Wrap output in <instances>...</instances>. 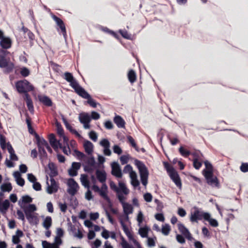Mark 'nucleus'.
Returning <instances> with one entry per match:
<instances>
[{"mask_svg": "<svg viewBox=\"0 0 248 248\" xmlns=\"http://www.w3.org/2000/svg\"><path fill=\"white\" fill-rule=\"evenodd\" d=\"M36 210L37 207L34 204H29L27 208L23 209L25 217L31 225H37L39 223L38 214L35 212Z\"/></svg>", "mask_w": 248, "mask_h": 248, "instance_id": "obj_1", "label": "nucleus"}, {"mask_svg": "<svg viewBox=\"0 0 248 248\" xmlns=\"http://www.w3.org/2000/svg\"><path fill=\"white\" fill-rule=\"evenodd\" d=\"M193 211L191 212L190 220L192 222H198L199 220H207L209 213L204 212L202 208L197 206L193 207Z\"/></svg>", "mask_w": 248, "mask_h": 248, "instance_id": "obj_4", "label": "nucleus"}, {"mask_svg": "<svg viewBox=\"0 0 248 248\" xmlns=\"http://www.w3.org/2000/svg\"><path fill=\"white\" fill-rule=\"evenodd\" d=\"M118 32L122 35V36L124 39L128 40H131V35L129 34L127 31L126 30H123L120 29L118 31Z\"/></svg>", "mask_w": 248, "mask_h": 248, "instance_id": "obj_48", "label": "nucleus"}, {"mask_svg": "<svg viewBox=\"0 0 248 248\" xmlns=\"http://www.w3.org/2000/svg\"><path fill=\"white\" fill-rule=\"evenodd\" d=\"M111 173L112 175L118 178H121L123 173L119 164L116 161L113 162L111 164Z\"/></svg>", "mask_w": 248, "mask_h": 248, "instance_id": "obj_11", "label": "nucleus"}, {"mask_svg": "<svg viewBox=\"0 0 248 248\" xmlns=\"http://www.w3.org/2000/svg\"><path fill=\"white\" fill-rule=\"evenodd\" d=\"M80 123L83 124L86 122H91L90 114L88 112H81L78 117Z\"/></svg>", "mask_w": 248, "mask_h": 248, "instance_id": "obj_29", "label": "nucleus"}, {"mask_svg": "<svg viewBox=\"0 0 248 248\" xmlns=\"http://www.w3.org/2000/svg\"><path fill=\"white\" fill-rule=\"evenodd\" d=\"M150 228L146 225L142 227H140L139 230V234L142 238H148V232Z\"/></svg>", "mask_w": 248, "mask_h": 248, "instance_id": "obj_31", "label": "nucleus"}, {"mask_svg": "<svg viewBox=\"0 0 248 248\" xmlns=\"http://www.w3.org/2000/svg\"><path fill=\"white\" fill-rule=\"evenodd\" d=\"M12 41L11 39L8 36H3L0 39V46L1 48L8 49L11 47Z\"/></svg>", "mask_w": 248, "mask_h": 248, "instance_id": "obj_14", "label": "nucleus"}, {"mask_svg": "<svg viewBox=\"0 0 248 248\" xmlns=\"http://www.w3.org/2000/svg\"><path fill=\"white\" fill-rule=\"evenodd\" d=\"M176 239L177 241L180 244H184L186 242L185 237L183 235L177 234Z\"/></svg>", "mask_w": 248, "mask_h": 248, "instance_id": "obj_58", "label": "nucleus"}, {"mask_svg": "<svg viewBox=\"0 0 248 248\" xmlns=\"http://www.w3.org/2000/svg\"><path fill=\"white\" fill-rule=\"evenodd\" d=\"M207 220H205L209 222L210 225L213 227H217L218 225V223L217 219L211 218V214L209 213L208 217H207Z\"/></svg>", "mask_w": 248, "mask_h": 248, "instance_id": "obj_44", "label": "nucleus"}, {"mask_svg": "<svg viewBox=\"0 0 248 248\" xmlns=\"http://www.w3.org/2000/svg\"><path fill=\"white\" fill-rule=\"evenodd\" d=\"M24 235V233L23 232L19 229H17L16 232V235H14L13 236V239H15V237H16L18 239L16 242L14 241V244H17L20 242V238L22 237Z\"/></svg>", "mask_w": 248, "mask_h": 248, "instance_id": "obj_43", "label": "nucleus"}, {"mask_svg": "<svg viewBox=\"0 0 248 248\" xmlns=\"http://www.w3.org/2000/svg\"><path fill=\"white\" fill-rule=\"evenodd\" d=\"M110 188L113 191L116 192V193H119V188L117 187L116 184L112 181L109 182Z\"/></svg>", "mask_w": 248, "mask_h": 248, "instance_id": "obj_60", "label": "nucleus"}, {"mask_svg": "<svg viewBox=\"0 0 248 248\" xmlns=\"http://www.w3.org/2000/svg\"><path fill=\"white\" fill-rule=\"evenodd\" d=\"M204 164L205 168L202 170V174L214 172V167L210 162L205 160L204 161Z\"/></svg>", "mask_w": 248, "mask_h": 248, "instance_id": "obj_25", "label": "nucleus"}, {"mask_svg": "<svg viewBox=\"0 0 248 248\" xmlns=\"http://www.w3.org/2000/svg\"><path fill=\"white\" fill-rule=\"evenodd\" d=\"M240 169L243 172H248V163H242L240 167Z\"/></svg>", "mask_w": 248, "mask_h": 248, "instance_id": "obj_64", "label": "nucleus"}, {"mask_svg": "<svg viewBox=\"0 0 248 248\" xmlns=\"http://www.w3.org/2000/svg\"><path fill=\"white\" fill-rule=\"evenodd\" d=\"M177 226L178 230L184 236L189 232L188 229L183 223L179 222Z\"/></svg>", "mask_w": 248, "mask_h": 248, "instance_id": "obj_39", "label": "nucleus"}, {"mask_svg": "<svg viewBox=\"0 0 248 248\" xmlns=\"http://www.w3.org/2000/svg\"><path fill=\"white\" fill-rule=\"evenodd\" d=\"M62 120L66 128L71 133L75 135L77 137L81 138L82 136L78 133L76 129L74 128L71 125L67 122V120L64 118L63 115H62Z\"/></svg>", "mask_w": 248, "mask_h": 248, "instance_id": "obj_18", "label": "nucleus"}, {"mask_svg": "<svg viewBox=\"0 0 248 248\" xmlns=\"http://www.w3.org/2000/svg\"><path fill=\"white\" fill-rule=\"evenodd\" d=\"M84 171L87 173L92 174L95 170L93 169L91 167L87 165L86 164H83Z\"/></svg>", "mask_w": 248, "mask_h": 248, "instance_id": "obj_54", "label": "nucleus"}, {"mask_svg": "<svg viewBox=\"0 0 248 248\" xmlns=\"http://www.w3.org/2000/svg\"><path fill=\"white\" fill-rule=\"evenodd\" d=\"M35 139L36 140L37 147H45L47 143V141L44 138L40 137L39 135L36 136Z\"/></svg>", "mask_w": 248, "mask_h": 248, "instance_id": "obj_34", "label": "nucleus"}, {"mask_svg": "<svg viewBox=\"0 0 248 248\" xmlns=\"http://www.w3.org/2000/svg\"><path fill=\"white\" fill-rule=\"evenodd\" d=\"M81 163L80 162H73L71 168L68 170V174L72 177L76 176L78 174V170L80 169Z\"/></svg>", "mask_w": 248, "mask_h": 248, "instance_id": "obj_15", "label": "nucleus"}, {"mask_svg": "<svg viewBox=\"0 0 248 248\" xmlns=\"http://www.w3.org/2000/svg\"><path fill=\"white\" fill-rule=\"evenodd\" d=\"M92 189L95 192L99 193V195L102 197L107 202H108L111 205V200L108 197V194H105L100 188L96 184L93 185Z\"/></svg>", "mask_w": 248, "mask_h": 248, "instance_id": "obj_16", "label": "nucleus"}, {"mask_svg": "<svg viewBox=\"0 0 248 248\" xmlns=\"http://www.w3.org/2000/svg\"><path fill=\"white\" fill-rule=\"evenodd\" d=\"M77 94L83 98L87 99V101H84V105L88 104L93 108H96L97 105H100V104L93 99L84 88L78 92Z\"/></svg>", "mask_w": 248, "mask_h": 248, "instance_id": "obj_6", "label": "nucleus"}, {"mask_svg": "<svg viewBox=\"0 0 248 248\" xmlns=\"http://www.w3.org/2000/svg\"><path fill=\"white\" fill-rule=\"evenodd\" d=\"M89 137L93 141L95 142L97 140L98 135L96 132L92 130L89 133Z\"/></svg>", "mask_w": 248, "mask_h": 248, "instance_id": "obj_50", "label": "nucleus"}, {"mask_svg": "<svg viewBox=\"0 0 248 248\" xmlns=\"http://www.w3.org/2000/svg\"><path fill=\"white\" fill-rule=\"evenodd\" d=\"M103 231L101 233V236L105 239H108L109 237L110 232L102 227Z\"/></svg>", "mask_w": 248, "mask_h": 248, "instance_id": "obj_59", "label": "nucleus"}, {"mask_svg": "<svg viewBox=\"0 0 248 248\" xmlns=\"http://www.w3.org/2000/svg\"><path fill=\"white\" fill-rule=\"evenodd\" d=\"M38 99L41 103L46 107H50L53 105L51 99L47 95L39 94L38 95Z\"/></svg>", "mask_w": 248, "mask_h": 248, "instance_id": "obj_17", "label": "nucleus"}, {"mask_svg": "<svg viewBox=\"0 0 248 248\" xmlns=\"http://www.w3.org/2000/svg\"><path fill=\"white\" fill-rule=\"evenodd\" d=\"M119 222H120V223L121 225V226L122 227V229H123L124 232L125 233V234L128 237V239L129 240H130L132 239H133V237H134L133 235L132 234V233L129 230L128 228L127 227L126 225L124 223L123 219H122L121 217H119Z\"/></svg>", "mask_w": 248, "mask_h": 248, "instance_id": "obj_22", "label": "nucleus"}, {"mask_svg": "<svg viewBox=\"0 0 248 248\" xmlns=\"http://www.w3.org/2000/svg\"><path fill=\"white\" fill-rule=\"evenodd\" d=\"M95 174L97 180L100 183H104L106 182L107 174L104 169L101 170L96 169V170H95Z\"/></svg>", "mask_w": 248, "mask_h": 248, "instance_id": "obj_20", "label": "nucleus"}, {"mask_svg": "<svg viewBox=\"0 0 248 248\" xmlns=\"http://www.w3.org/2000/svg\"><path fill=\"white\" fill-rule=\"evenodd\" d=\"M85 163L95 170H96V169H98V164L96 162L95 158L93 155L88 158L87 160L85 162Z\"/></svg>", "mask_w": 248, "mask_h": 248, "instance_id": "obj_26", "label": "nucleus"}, {"mask_svg": "<svg viewBox=\"0 0 248 248\" xmlns=\"http://www.w3.org/2000/svg\"><path fill=\"white\" fill-rule=\"evenodd\" d=\"M20 74L24 78L28 77L30 74V70L26 67H22L20 69Z\"/></svg>", "mask_w": 248, "mask_h": 248, "instance_id": "obj_47", "label": "nucleus"}, {"mask_svg": "<svg viewBox=\"0 0 248 248\" xmlns=\"http://www.w3.org/2000/svg\"><path fill=\"white\" fill-rule=\"evenodd\" d=\"M113 151L115 154L118 155L122 154L123 151L121 148L117 144H115L112 148Z\"/></svg>", "mask_w": 248, "mask_h": 248, "instance_id": "obj_57", "label": "nucleus"}, {"mask_svg": "<svg viewBox=\"0 0 248 248\" xmlns=\"http://www.w3.org/2000/svg\"><path fill=\"white\" fill-rule=\"evenodd\" d=\"M205 178L206 183L212 187L220 188V185L217 177L215 176L214 172L202 174Z\"/></svg>", "mask_w": 248, "mask_h": 248, "instance_id": "obj_7", "label": "nucleus"}, {"mask_svg": "<svg viewBox=\"0 0 248 248\" xmlns=\"http://www.w3.org/2000/svg\"><path fill=\"white\" fill-rule=\"evenodd\" d=\"M48 140L50 145L55 151H58L59 148L62 147V144L60 140H58L56 136L53 133H51L48 135Z\"/></svg>", "mask_w": 248, "mask_h": 248, "instance_id": "obj_12", "label": "nucleus"}, {"mask_svg": "<svg viewBox=\"0 0 248 248\" xmlns=\"http://www.w3.org/2000/svg\"><path fill=\"white\" fill-rule=\"evenodd\" d=\"M143 198L144 200L147 202H151L153 199L152 195L149 192L145 193L143 195Z\"/></svg>", "mask_w": 248, "mask_h": 248, "instance_id": "obj_63", "label": "nucleus"}, {"mask_svg": "<svg viewBox=\"0 0 248 248\" xmlns=\"http://www.w3.org/2000/svg\"><path fill=\"white\" fill-rule=\"evenodd\" d=\"M48 168L50 170V173H49L50 178H53L58 175L59 173L57 167L54 163L52 162H49L48 164Z\"/></svg>", "mask_w": 248, "mask_h": 248, "instance_id": "obj_21", "label": "nucleus"}, {"mask_svg": "<svg viewBox=\"0 0 248 248\" xmlns=\"http://www.w3.org/2000/svg\"><path fill=\"white\" fill-rule=\"evenodd\" d=\"M193 165L196 170H199L202 166V162L200 161L197 158H194L193 160Z\"/></svg>", "mask_w": 248, "mask_h": 248, "instance_id": "obj_49", "label": "nucleus"}, {"mask_svg": "<svg viewBox=\"0 0 248 248\" xmlns=\"http://www.w3.org/2000/svg\"><path fill=\"white\" fill-rule=\"evenodd\" d=\"M51 17L56 22L57 26H59V28L61 29V31H64L65 26L62 19L53 14H51Z\"/></svg>", "mask_w": 248, "mask_h": 248, "instance_id": "obj_28", "label": "nucleus"}, {"mask_svg": "<svg viewBox=\"0 0 248 248\" xmlns=\"http://www.w3.org/2000/svg\"><path fill=\"white\" fill-rule=\"evenodd\" d=\"M93 144L92 142L87 140H85L83 142V147L86 153L90 156L93 155Z\"/></svg>", "mask_w": 248, "mask_h": 248, "instance_id": "obj_19", "label": "nucleus"}, {"mask_svg": "<svg viewBox=\"0 0 248 248\" xmlns=\"http://www.w3.org/2000/svg\"><path fill=\"white\" fill-rule=\"evenodd\" d=\"M170 179L174 182L175 185L179 188L182 187V182L180 177L175 169H173L171 171L168 173Z\"/></svg>", "mask_w": 248, "mask_h": 248, "instance_id": "obj_10", "label": "nucleus"}, {"mask_svg": "<svg viewBox=\"0 0 248 248\" xmlns=\"http://www.w3.org/2000/svg\"><path fill=\"white\" fill-rule=\"evenodd\" d=\"M55 125L57 128V134L60 137L63 136L64 135V132L61 124L59 122L56 121Z\"/></svg>", "mask_w": 248, "mask_h": 248, "instance_id": "obj_40", "label": "nucleus"}, {"mask_svg": "<svg viewBox=\"0 0 248 248\" xmlns=\"http://www.w3.org/2000/svg\"><path fill=\"white\" fill-rule=\"evenodd\" d=\"M100 146L105 148L107 147L110 146V143L108 139H103L99 142Z\"/></svg>", "mask_w": 248, "mask_h": 248, "instance_id": "obj_51", "label": "nucleus"}, {"mask_svg": "<svg viewBox=\"0 0 248 248\" xmlns=\"http://www.w3.org/2000/svg\"><path fill=\"white\" fill-rule=\"evenodd\" d=\"M100 118V115L98 112L95 111H92L91 112V114L90 115L91 121L92 120H98Z\"/></svg>", "mask_w": 248, "mask_h": 248, "instance_id": "obj_56", "label": "nucleus"}, {"mask_svg": "<svg viewBox=\"0 0 248 248\" xmlns=\"http://www.w3.org/2000/svg\"><path fill=\"white\" fill-rule=\"evenodd\" d=\"M129 159V156L127 155H122L120 157V162L122 165H124L127 163Z\"/></svg>", "mask_w": 248, "mask_h": 248, "instance_id": "obj_55", "label": "nucleus"}, {"mask_svg": "<svg viewBox=\"0 0 248 248\" xmlns=\"http://www.w3.org/2000/svg\"><path fill=\"white\" fill-rule=\"evenodd\" d=\"M32 184V188L34 190L38 191L42 190V186L39 182L36 181Z\"/></svg>", "mask_w": 248, "mask_h": 248, "instance_id": "obj_61", "label": "nucleus"}, {"mask_svg": "<svg viewBox=\"0 0 248 248\" xmlns=\"http://www.w3.org/2000/svg\"><path fill=\"white\" fill-rule=\"evenodd\" d=\"M0 68H5L8 73H10L14 68V64L13 62H9L7 61L3 65L0 66Z\"/></svg>", "mask_w": 248, "mask_h": 248, "instance_id": "obj_38", "label": "nucleus"}, {"mask_svg": "<svg viewBox=\"0 0 248 248\" xmlns=\"http://www.w3.org/2000/svg\"><path fill=\"white\" fill-rule=\"evenodd\" d=\"M33 199L28 195H25L22 197L21 200L18 201V204L21 209H25L29 206V204L32 202Z\"/></svg>", "mask_w": 248, "mask_h": 248, "instance_id": "obj_13", "label": "nucleus"}, {"mask_svg": "<svg viewBox=\"0 0 248 248\" xmlns=\"http://www.w3.org/2000/svg\"><path fill=\"white\" fill-rule=\"evenodd\" d=\"M80 182L81 185L87 189H90L91 187L90 182L88 178V175L87 174H82L80 175Z\"/></svg>", "mask_w": 248, "mask_h": 248, "instance_id": "obj_27", "label": "nucleus"}, {"mask_svg": "<svg viewBox=\"0 0 248 248\" xmlns=\"http://www.w3.org/2000/svg\"><path fill=\"white\" fill-rule=\"evenodd\" d=\"M127 77L129 81L131 83H134L136 81L137 78L135 71L133 69L130 70L127 74Z\"/></svg>", "mask_w": 248, "mask_h": 248, "instance_id": "obj_37", "label": "nucleus"}, {"mask_svg": "<svg viewBox=\"0 0 248 248\" xmlns=\"http://www.w3.org/2000/svg\"><path fill=\"white\" fill-rule=\"evenodd\" d=\"M12 188V185L10 182L3 183L0 186V189L2 192H10Z\"/></svg>", "mask_w": 248, "mask_h": 248, "instance_id": "obj_33", "label": "nucleus"}, {"mask_svg": "<svg viewBox=\"0 0 248 248\" xmlns=\"http://www.w3.org/2000/svg\"><path fill=\"white\" fill-rule=\"evenodd\" d=\"M15 86L17 93L23 94V96H25L26 94H29L28 92L34 90L33 85L26 79L17 80L15 83Z\"/></svg>", "mask_w": 248, "mask_h": 248, "instance_id": "obj_3", "label": "nucleus"}, {"mask_svg": "<svg viewBox=\"0 0 248 248\" xmlns=\"http://www.w3.org/2000/svg\"><path fill=\"white\" fill-rule=\"evenodd\" d=\"M170 227L169 224L162 225L161 232L165 235H168L170 231Z\"/></svg>", "mask_w": 248, "mask_h": 248, "instance_id": "obj_46", "label": "nucleus"}, {"mask_svg": "<svg viewBox=\"0 0 248 248\" xmlns=\"http://www.w3.org/2000/svg\"><path fill=\"white\" fill-rule=\"evenodd\" d=\"M155 218L159 221L164 222L165 220V217L163 212L157 213L155 215Z\"/></svg>", "mask_w": 248, "mask_h": 248, "instance_id": "obj_53", "label": "nucleus"}, {"mask_svg": "<svg viewBox=\"0 0 248 248\" xmlns=\"http://www.w3.org/2000/svg\"><path fill=\"white\" fill-rule=\"evenodd\" d=\"M23 98L25 100L27 108L29 111L32 113L34 111V107L33 102L29 94H26L25 96H23Z\"/></svg>", "mask_w": 248, "mask_h": 248, "instance_id": "obj_24", "label": "nucleus"}, {"mask_svg": "<svg viewBox=\"0 0 248 248\" xmlns=\"http://www.w3.org/2000/svg\"><path fill=\"white\" fill-rule=\"evenodd\" d=\"M43 248H60V246L55 245L54 243H51L47 241H42Z\"/></svg>", "mask_w": 248, "mask_h": 248, "instance_id": "obj_42", "label": "nucleus"}, {"mask_svg": "<svg viewBox=\"0 0 248 248\" xmlns=\"http://www.w3.org/2000/svg\"><path fill=\"white\" fill-rule=\"evenodd\" d=\"M118 185L120 193H123L125 195H127L129 193V190L127 188L124 183L119 181Z\"/></svg>", "mask_w": 248, "mask_h": 248, "instance_id": "obj_32", "label": "nucleus"}, {"mask_svg": "<svg viewBox=\"0 0 248 248\" xmlns=\"http://www.w3.org/2000/svg\"><path fill=\"white\" fill-rule=\"evenodd\" d=\"M99 29L102 31L108 33L113 36L114 38L117 39L118 40H120V38L119 35L114 31L109 29L108 28L106 27H104L102 26H100Z\"/></svg>", "mask_w": 248, "mask_h": 248, "instance_id": "obj_30", "label": "nucleus"}, {"mask_svg": "<svg viewBox=\"0 0 248 248\" xmlns=\"http://www.w3.org/2000/svg\"><path fill=\"white\" fill-rule=\"evenodd\" d=\"M113 122L118 128L125 127V122L121 116L116 114L113 118Z\"/></svg>", "mask_w": 248, "mask_h": 248, "instance_id": "obj_23", "label": "nucleus"}, {"mask_svg": "<svg viewBox=\"0 0 248 248\" xmlns=\"http://www.w3.org/2000/svg\"><path fill=\"white\" fill-rule=\"evenodd\" d=\"M38 154L40 159H42L44 158H46L47 156L46 152V151L44 147H39Z\"/></svg>", "mask_w": 248, "mask_h": 248, "instance_id": "obj_45", "label": "nucleus"}, {"mask_svg": "<svg viewBox=\"0 0 248 248\" xmlns=\"http://www.w3.org/2000/svg\"><path fill=\"white\" fill-rule=\"evenodd\" d=\"M102 244L101 241L99 239H96L92 244V248H98Z\"/></svg>", "mask_w": 248, "mask_h": 248, "instance_id": "obj_62", "label": "nucleus"}, {"mask_svg": "<svg viewBox=\"0 0 248 248\" xmlns=\"http://www.w3.org/2000/svg\"><path fill=\"white\" fill-rule=\"evenodd\" d=\"M52 223V218L50 216H47L44 219V220L43 222V226L46 229L49 230V229L51 227Z\"/></svg>", "mask_w": 248, "mask_h": 248, "instance_id": "obj_35", "label": "nucleus"}, {"mask_svg": "<svg viewBox=\"0 0 248 248\" xmlns=\"http://www.w3.org/2000/svg\"><path fill=\"white\" fill-rule=\"evenodd\" d=\"M64 78L70 83V85L74 89L77 93H78V92H80L83 88L79 84L71 73L65 72Z\"/></svg>", "mask_w": 248, "mask_h": 248, "instance_id": "obj_5", "label": "nucleus"}, {"mask_svg": "<svg viewBox=\"0 0 248 248\" xmlns=\"http://www.w3.org/2000/svg\"><path fill=\"white\" fill-rule=\"evenodd\" d=\"M122 206L124 214H130L132 213L133 207L131 204L127 202Z\"/></svg>", "mask_w": 248, "mask_h": 248, "instance_id": "obj_36", "label": "nucleus"}, {"mask_svg": "<svg viewBox=\"0 0 248 248\" xmlns=\"http://www.w3.org/2000/svg\"><path fill=\"white\" fill-rule=\"evenodd\" d=\"M46 184L47 185L46 187V192L49 194H52L53 193H56L58 189L59 188V184L58 182L56 181V180L53 178H50V181L51 183L50 185H49L48 180V177L46 175Z\"/></svg>", "mask_w": 248, "mask_h": 248, "instance_id": "obj_9", "label": "nucleus"}, {"mask_svg": "<svg viewBox=\"0 0 248 248\" xmlns=\"http://www.w3.org/2000/svg\"><path fill=\"white\" fill-rule=\"evenodd\" d=\"M67 185L68 187L67 192L71 196H74L78 190L79 187L78 184L74 178H70L67 180Z\"/></svg>", "mask_w": 248, "mask_h": 248, "instance_id": "obj_8", "label": "nucleus"}, {"mask_svg": "<svg viewBox=\"0 0 248 248\" xmlns=\"http://www.w3.org/2000/svg\"><path fill=\"white\" fill-rule=\"evenodd\" d=\"M134 164L139 170L141 184L146 186L148 184L149 172L144 163L138 159H134Z\"/></svg>", "mask_w": 248, "mask_h": 248, "instance_id": "obj_2", "label": "nucleus"}, {"mask_svg": "<svg viewBox=\"0 0 248 248\" xmlns=\"http://www.w3.org/2000/svg\"><path fill=\"white\" fill-rule=\"evenodd\" d=\"M123 193H117V197L122 205L127 203L126 202H125V197L123 195Z\"/></svg>", "mask_w": 248, "mask_h": 248, "instance_id": "obj_52", "label": "nucleus"}, {"mask_svg": "<svg viewBox=\"0 0 248 248\" xmlns=\"http://www.w3.org/2000/svg\"><path fill=\"white\" fill-rule=\"evenodd\" d=\"M178 151L181 155L185 157H187L191 154L190 151L185 149L182 146L179 147Z\"/></svg>", "mask_w": 248, "mask_h": 248, "instance_id": "obj_41", "label": "nucleus"}]
</instances>
